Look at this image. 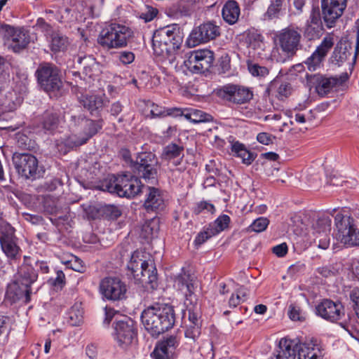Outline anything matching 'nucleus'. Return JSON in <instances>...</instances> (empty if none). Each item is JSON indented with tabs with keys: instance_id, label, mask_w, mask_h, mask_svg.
Listing matches in <instances>:
<instances>
[{
	"instance_id": "1",
	"label": "nucleus",
	"mask_w": 359,
	"mask_h": 359,
	"mask_svg": "<svg viewBox=\"0 0 359 359\" xmlns=\"http://www.w3.org/2000/svg\"><path fill=\"white\" fill-rule=\"evenodd\" d=\"M182 41L180 28L177 26L170 25L160 28L154 32L152 39L154 54L177 68V50Z\"/></svg>"
},
{
	"instance_id": "2",
	"label": "nucleus",
	"mask_w": 359,
	"mask_h": 359,
	"mask_svg": "<svg viewBox=\"0 0 359 359\" xmlns=\"http://www.w3.org/2000/svg\"><path fill=\"white\" fill-rule=\"evenodd\" d=\"M301 30L289 26L275 33L271 57L277 62L283 63L292 58L302 48Z\"/></svg>"
},
{
	"instance_id": "3",
	"label": "nucleus",
	"mask_w": 359,
	"mask_h": 359,
	"mask_svg": "<svg viewBox=\"0 0 359 359\" xmlns=\"http://www.w3.org/2000/svg\"><path fill=\"white\" fill-rule=\"evenodd\" d=\"M141 320L145 329L152 336H158L173 326L174 310L171 306L156 304L142 311Z\"/></svg>"
},
{
	"instance_id": "4",
	"label": "nucleus",
	"mask_w": 359,
	"mask_h": 359,
	"mask_svg": "<svg viewBox=\"0 0 359 359\" xmlns=\"http://www.w3.org/2000/svg\"><path fill=\"white\" fill-rule=\"evenodd\" d=\"M128 269L135 280L147 284L154 289L157 286V271L150 255L144 251L136 250L130 257Z\"/></svg>"
},
{
	"instance_id": "5",
	"label": "nucleus",
	"mask_w": 359,
	"mask_h": 359,
	"mask_svg": "<svg viewBox=\"0 0 359 359\" xmlns=\"http://www.w3.org/2000/svg\"><path fill=\"white\" fill-rule=\"evenodd\" d=\"M132 37L133 32L128 27L111 23L100 31L97 41L104 49H120L126 47Z\"/></svg>"
},
{
	"instance_id": "6",
	"label": "nucleus",
	"mask_w": 359,
	"mask_h": 359,
	"mask_svg": "<svg viewBox=\"0 0 359 359\" xmlns=\"http://www.w3.org/2000/svg\"><path fill=\"white\" fill-rule=\"evenodd\" d=\"M335 226L337 232L334 238L338 242L347 247L359 245V231L355 227L353 218L337 214Z\"/></svg>"
},
{
	"instance_id": "7",
	"label": "nucleus",
	"mask_w": 359,
	"mask_h": 359,
	"mask_svg": "<svg viewBox=\"0 0 359 359\" xmlns=\"http://www.w3.org/2000/svg\"><path fill=\"white\" fill-rule=\"evenodd\" d=\"M219 35V27L212 22H206L192 29L186 41V44L189 48H194L213 40Z\"/></svg>"
},
{
	"instance_id": "8",
	"label": "nucleus",
	"mask_w": 359,
	"mask_h": 359,
	"mask_svg": "<svg viewBox=\"0 0 359 359\" xmlns=\"http://www.w3.org/2000/svg\"><path fill=\"white\" fill-rule=\"evenodd\" d=\"M36 74L39 83L45 91H55L60 88L62 81L59 76V71L54 65L41 64L38 67Z\"/></svg>"
},
{
	"instance_id": "9",
	"label": "nucleus",
	"mask_w": 359,
	"mask_h": 359,
	"mask_svg": "<svg viewBox=\"0 0 359 359\" xmlns=\"http://www.w3.org/2000/svg\"><path fill=\"white\" fill-rule=\"evenodd\" d=\"M99 291L103 299L118 301L126 297L127 287L120 278L107 277L100 281Z\"/></svg>"
},
{
	"instance_id": "10",
	"label": "nucleus",
	"mask_w": 359,
	"mask_h": 359,
	"mask_svg": "<svg viewBox=\"0 0 359 359\" xmlns=\"http://www.w3.org/2000/svg\"><path fill=\"white\" fill-rule=\"evenodd\" d=\"M114 339L121 346H129L137 340V331L131 319L118 320L114 326Z\"/></svg>"
},
{
	"instance_id": "11",
	"label": "nucleus",
	"mask_w": 359,
	"mask_h": 359,
	"mask_svg": "<svg viewBox=\"0 0 359 359\" xmlns=\"http://www.w3.org/2000/svg\"><path fill=\"white\" fill-rule=\"evenodd\" d=\"M156 161L151 153L140 154L134 164V169L137 175L146 181L155 182L157 177V170L154 167Z\"/></svg>"
},
{
	"instance_id": "12",
	"label": "nucleus",
	"mask_w": 359,
	"mask_h": 359,
	"mask_svg": "<svg viewBox=\"0 0 359 359\" xmlns=\"http://www.w3.org/2000/svg\"><path fill=\"white\" fill-rule=\"evenodd\" d=\"M334 43L333 37L330 36L325 37L311 55L304 62L305 67L311 72L319 69L323 66L325 57Z\"/></svg>"
},
{
	"instance_id": "13",
	"label": "nucleus",
	"mask_w": 359,
	"mask_h": 359,
	"mask_svg": "<svg viewBox=\"0 0 359 359\" xmlns=\"http://www.w3.org/2000/svg\"><path fill=\"white\" fill-rule=\"evenodd\" d=\"M13 163L18 172L27 179L36 177L38 171V160L30 154H15Z\"/></svg>"
},
{
	"instance_id": "14",
	"label": "nucleus",
	"mask_w": 359,
	"mask_h": 359,
	"mask_svg": "<svg viewBox=\"0 0 359 359\" xmlns=\"http://www.w3.org/2000/svg\"><path fill=\"white\" fill-rule=\"evenodd\" d=\"M195 285L196 277L189 271H183L177 276L175 281V285L185 296V305H188V302L190 304L196 302L197 298L194 294Z\"/></svg>"
},
{
	"instance_id": "15",
	"label": "nucleus",
	"mask_w": 359,
	"mask_h": 359,
	"mask_svg": "<svg viewBox=\"0 0 359 359\" xmlns=\"http://www.w3.org/2000/svg\"><path fill=\"white\" fill-rule=\"evenodd\" d=\"M0 34L9 41V46L15 52H19L29 43L27 34L21 30H16L8 25H0Z\"/></svg>"
},
{
	"instance_id": "16",
	"label": "nucleus",
	"mask_w": 359,
	"mask_h": 359,
	"mask_svg": "<svg viewBox=\"0 0 359 359\" xmlns=\"http://www.w3.org/2000/svg\"><path fill=\"white\" fill-rule=\"evenodd\" d=\"M323 18L329 27H333L346 6V0H321Z\"/></svg>"
},
{
	"instance_id": "17",
	"label": "nucleus",
	"mask_w": 359,
	"mask_h": 359,
	"mask_svg": "<svg viewBox=\"0 0 359 359\" xmlns=\"http://www.w3.org/2000/svg\"><path fill=\"white\" fill-rule=\"evenodd\" d=\"M14 231L8 224L2 225L0 229V244L2 250L10 259H16L20 249L14 239Z\"/></svg>"
},
{
	"instance_id": "18",
	"label": "nucleus",
	"mask_w": 359,
	"mask_h": 359,
	"mask_svg": "<svg viewBox=\"0 0 359 359\" xmlns=\"http://www.w3.org/2000/svg\"><path fill=\"white\" fill-rule=\"evenodd\" d=\"M318 316L330 322H336L344 316V307L340 303L325 299L316 308Z\"/></svg>"
},
{
	"instance_id": "19",
	"label": "nucleus",
	"mask_w": 359,
	"mask_h": 359,
	"mask_svg": "<svg viewBox=\"0 0 359 359\" xmlns=\"http://www.w3.org/2000/svg\"><path fill=\"white\" fill-rule=\"evenodd\" d=\"M219 94L224 98L237 104L247 102L253 96L252 93L248 88L236 85L224 86L220 90Z\"/></svg>"
},
{
	"instance_id": "20",
	"label": "nucleus",
	"mask_w": 359,
	"mask_h": 359,
	"mask_svg": "<svg viewBox=\"0 0 359 359\" xmlns=\"http://www.w3.org/2000/svg\"><path fill=\"white\" fill-rule=\"evenodd\" d=\"M348 79L347 73L341 74L339 76L327 77L322 75L318 76L316 78V91L318 95L325 96L338 86H341Z\"/></svg>"
},
{
	"instance_id": "21",
	"label": "nucleus",
	"mask_w": 359,
	"mask_h": 359,
	"mask_svg": "<svg viewBox=\"0 0 359 359\" xmlns=\"http://www.w3.org/2000/svg\"><path fill=\"white\" fill-rule=\"evenodd\" d=\"M118 182V195L121 197H133L141 191V182L137 177L121 175Z\"/></svg>"
},
{
	"instance_id": "22",
	"label": "nucleus",
	"mask_w": 359,
	"mask_h": 359,
	"mask_svg": "<svg viewBox=\"0 0 359 359\" xmlns=\"http://www.w3.org/2000/svg\"><path fill=\"white\" fill-rule=\"evenodd\" d=\"M294 341L282 338L272 355L268 359H295L296 350Z\"/></svg>"
},
{
	"instance_id": "23",
	"label": "nucleus",
	"mask_w": 359,
	"mask_h": 359,
	"mask_svg": "<svg viewBox=\"0 0 359 359\" xmlns=\"http://www.w3.org/2000/svg\"><path fill=\"white\" fill-rule=\"evenodd\" d=\"M18 273L20 276L18 281L25 287V302H29L32 293L29 287L36 280L38 274L32 266L27 264L20 268Z\"/></svg>"
},
{
	"instance_id": "24",
	"label": "nucleus",
	"mask_w": 359,
	"mask_h": 359,
	"mask_svg": "<svg viewBox=\"0 0 359 359\" xmlns=\"http://www.w3.org/2000/svg\"><path fill=\"white\" fill-rule=\"evenodd\" d=\"M144 206L148 211L162 210L165 206L163 192L157 188L149 187Z\"/></svg>"
},
{
	"instance_id": "25",
	"label": "nucleus",
	"mask_w": 359,
	"mask_h": 359,
	"mask_svg": "<svg viewBox=\"0 0 359 359\" xmlns=\"http://www.w3.org/2000/svg\"><path fill=\"white\" fill-rule=\"evenodd\" d=\"M72 121L74 123V125H76L78 123L81 126L85 128V137H83L81 140L73 141L72 143L75 146L85 144L90 137L97 133L98 130L101 128L102 126L99 123H96L92 120L86 119L81 117L77 118L74 116H72Z\"/></svg>"
},
{
	"instance_id": "26",
	"label": "nucleus",
	"mask_w": 359,
	"mask_h": 359,
	"mask_svg": "<svg viewBox=\"0 0 359 359\" xmlns=\"http://www.w3.org/2000/svg\"><path fill=\"white\" fill-rule=\"evenodd\" d=\"M267 91L278 100H283L291 95L292 88L287 81L276 78L270 82Z\"/></svg>"
},
{
	"instance_id": "27",
	"label": "nucleus",
	"mask_w": 359,
	"mask_h": 359,
	"mask_svg": "<svg viewBox=\"0 0 359 359\" xmlns=\"http://www.w3.org/2000/svg\"><path fill=\"white\" fill-rule=\"evenodd\" d=\"M78 63L83 67V73L89 78H93L100 73V65L92 55L79 56Z\"/></svg>"
},
{
	"instance_id": "28",
	"label": "nucleus",
	"mask_w": 359,
	"mask_h": 359,
	"mask_svg": "<svg viewBox=\"0 0 359 359\" xmlns=\"http://www.w3.org/2000/svg\"><path fill=\"white\" fill-rule=\"evenodd\" d=\"M322 358L321 347L312 341L304 344L298 352V359H322Z\"/></svg>"
},
{
	"instance_id": "29",
	"label": "nucleus",
	"mask_w": 359,
	"mask_h": 359,
	"mask_svg": "<svg viewBox=\"0 0 359 359\" xmlns=\"http://www.w3.org/2000/svg\"><path fill=\"white\" fill-rule=\"evenodd\" d=\"M223 19L230 25L237 22L240 15V8L236 1L233 0L228 1L222 8Z\"/></svg>"
},
{
	"instance_id": "30",
	"label": "nucleus",
	"mask_w": 359,
	"mask_h": 359,
	"mask_svg": "<svg viewBox=\"0 0 359 359\" xmlns=\"http://www.w3.org/2000/svg\"><path fill=\"white\" fill-rule=\"evenodd\" d=\"M81 103L86 109L93 113L103 107L104 100L102 95H86L81 97Z\"/></svg>"
},
{
	"instance_id": "31",
	"label": "nucleus",
	"mask_w": 359,
	"mask_h": 359,
	"mask_svg": "<svg viewBox=\"0 0 359 359\" xmlns=\"http://www.w3.org/2000/svg\"><path fill=\"white\" fill-rule=\"evenodd\" d=\"M286 8L285 0H271L264 19L272 20L278 18L283 14Z\"/></svg>"
},
{
	"instance_id": "32",
	"label": "nucleus",
	"mask_w": 359,
	"mask_h": 359,
	"mask_svg": "<svg viewBox=\"0 0 359 359\" xmlns=\"http://www.w3.org/2000/svg\"><path fill=\"white\" fill-rule=\"evenodd\" d=\"M147 107L150 108V114L152 118L165 116H179L183 114L182 109L180 108H170L165 109L163 107L156 105L154 103L149 102Z\"/></svg>"
},
{
	"instance_id": "33",
	"label": "nucleus",
	"mask_w": 359,
	"mask_h": 359,
	"mask_svg": "<svg viewBox=\"0 0 359 359\" xmlns=\"http://www.w3.org/2000/svg\"><path fill=\"white\" fill-rule=\"evenodd\" d=\"M21 103V98L15 92H8L5 97L0 99V111L2 113L15 110Z\"/></svg>"
},
{
	"instance_id": "34",
	"label": "nucleus",
	"mask_w": 359,
	"mask_h": 359,
	"mask_svg": "<svg viewBox=\"0 0 359 359\" xmlns=\"http://www.w3.org/2000/svg\"><path fill=\"white\" fill-rule=\"evenodd\" d=\"M231 151L237 157L241 158L244 164L250 165L255 159L253 154L248 151L243 144L239 142L232 143Z\"/></svg>"
},
{
	"instance_id": "35",
	"label": "nucleus",
	"mask_w": 359,
	"mask_h": 359,
	"mask_svg": "<svg viewBox=\"0 0 359 359\" xmlns=\"http://www.w3.org/2000/svg\"><path fill=\"white\" fill-rule=\"evenodd\" d=\"M60 123L59 114L53 111H46L42 118L41 125L46 131L52 132L57 129Z\"/></svg>"
},
{
	"instance_id": "36",
	"label": "nucleus",
	"mask_w": 359,
	"mask_h": 359,
	"mask_svg": "<svg viewBox=\"0 0 359 359\" xmlns=\"http://www.w3.org/2000/svg\"><path fill=\"white\" fill-rule=\"evenodd\" d=\"M308 241L310 243H315L319 248L326 250L330 243V232L311 233V231H309Z\"/></svg>"
},
{
	"instance_id": "37",
	"label": "nucleus",
	"mask_w": 359,
	"mask_h": 359,
	"mask_svg": "<svg viewBox=\"0 0 359 359\" xmlns=\"http://www.w3.org/2000/svg\"><path fill=\"white\" fill-rule=\"evenodd\" d=\"M159 231L158 219L154 218L147 221L142 227L141 236L147 240L152 239L157 236Z\"/></svg>"
},
{
	"instance_id": "38",
	"label": "nucleus",
	"mask_w": 359,
	"mask_h": 359,
	"mask_svg": "<svg viewBox=\"0 0 359 359\" xmlns=\"http://www.w3.org/2000/svg\"><path fill=\"white\" fill-rule=\"evenodd\" d=\"M196 55L201 72L208 70L213 62L212 52L207 49L197 50Z\"/></svg>"
},
{
	"instance_id": "39",
	"label": "nucleus",
	"mask_w": 359,
	"mask_h": 359,
	"mask_svg": "<svg viewBox=\"0 0 359 359\" xmlns=\"http://www.w3.org/2000/svg\"><path fill=\"white\" fill-rule=\"evenodd\" d=\"M331 219L328 217L318 218L312 224L309 231L311 233H320V232H330Z\"/></svg>"
},
{
	"instance_id": "40",
	"label": "nucleus",
	"mask_w": 359,
	"mask_h": 359,
	"mask_svg": "<svg viewBox=\"0 0 359 359\" xmlns=\"http://www.w3.org/2000/svg\"><path fill=\"white\" fill-rule=\"evenodd\" d=\"M183 114L187 119L191 122L198 123L201 122H207L211 120V116L198 109H191L187 113L182 110Z\"/></svg>"
},
{
	"instance_id": "41",
	"label": "nucleus",
	"mask_w": 359,
	"mask_h": 359,
	"mask_svg": "<svg viewBox=\"0 0 359 359\" xmlns=\"http://www.w3.org/2000/svg\"><path fill=\"white\" fill-rule=\"evenodd\" d=\"M321 18L318 9L313 8L309 19L306 23V32L310 33L312 31L314 32H318L321 27Z\"/></svg>"
},
{
	"instance_id": "42",
	"label": "nucleus",
	"mask_w": 359,
	"mask_h": 359,
	"mask_svg": "<svg viewBox=\"0 0 359 359\" xmlns=\"http://www.w3.org/2000/svg\"><path fill=\"white\" fill-rule=\"evenodd\" d=\"M68 46L67 38L60 33L54 32L51 35L50 48L54 52L63 51Z\"/></svg>"
},
{
	"instance_id": "43",
	"label": "nucleus",
	"mask_w": 359,
	"mask_h": 359,
	"mask_svg": "<svg viewBox=\"0 0 359 359\" xmlns=\"http://www.w3.org/2000/svg\"><path fill=\"white\" fill-rule=\"evenodd\" d=\"M118 177H116L114 175H111L102 181L98 188L102 191L116 194L118 195Z\"/></svg>"
},
{
	"instance_id": "44",
	"label": "nucleus",
	"mask_w": 359,
	"mask_h": 359,
	"mask_svg": "<svg viewBox=\"0 0 359 359\" xmlns=\"http://www.w3.org/2000/svg\"><path fill=\"white\" fill-rule=\"evenodd\" d=\"M83 308L81 303H75L69 310V323L73 326L80 325L83 320Z\"/></svg>"
},
{
	"instance_id": "45",
	"label": "nucleus",
	"mask_w": 359,
	"mask_h": 359,
	"mask_svg": "<svg viewBox=\"0 0 359 359\" xmlns=\"http://www.w3.org/2000/svg\"><path fill=\"white\" fill-rule=\"evenodd\" d=\"M183 148L176 144H170L166 146L163 152V156L167 160H172L180 157L182 158Z\"/></svg>"
},
{
	"instance_id": "46",
	"label": "nucleus",
	"mask_w": 359,
	"mask_h": 359,
	"mask_svg": "<svg viewBox=\"0 0 359 359\" xmlns=\"http://www.w3.org/2000/svg\"><path fill=\"white\" fill-rule=\"evenodd\" d=\"M288 316L292 321L303 322L306 318V313L297 304H292L288 307Z\"/></svg>"
},
{
	"instance_id": "47",
	"label": "nucleus",
	"mask_w": 359,
	"mask_h": 359,
	"mask_svg": "<svg viewBox=\"0 0 359 359\" xmlns=\"http://www.w3.org/2000/svg\"><path fill=\"white\" fill-rule=\"evenodd\" d=\"M197 59L196 50L187 55V59L184 60V65L189 71L194 73L201 72Z\"/></svg>"
},
{
	"instance_id": "48",
	"label": "nucleus",
	"mask_w": 359,
	"mask_h": 359,
	"mask_svg": "<svg viewBox=\"0 0 359 359\" xmlns=\"http://www.w3.org/2000/svg\"><path fill=\"white\" fill-rule=\"evenodd\" d=\"M269 224V220L266 217H261L253 221L248 227V231L261 233L265 231Z\"/></svg>"
},
{
	"instance_id": "49",
	"label": "nucleus",
	"mask_w": 359,
	"mask_h": 359,
	"mask_svg": "<svg viewBox=\"0 0 359 359\" xmlns=\"http://www.w3.org/2000/svg\"><path fill=\"white\" fill-rule=\"evenodd\" d=\"M172 353L168 348L161 341L156 345L153 352V355L156 359H168Z\"/></svg>"
},
{
	"instance_id": "50",
	"label": "nucleus",
	"mask_w": 359,
	"mask_h": 359,
	"mask_svg": "<svg viewBox=\"0 0 359 359\" xmlns=\"http://www.w3.org/2000/svg\"><path fill=\"white\" fill-rule=\"evenodd\" d=\"M217 234V231H214L212 226L210 225L203 231L200 232L195 238V243L196 245H201L204 243L208 239L212 238Z\"/></svg>"
},
{
	"instance_id": "51",
	"label": "nucleus",
	"mask_w": 359,
	"mask_h": 359,
	"mask_svg": "<svg viewBox=\"0 0 359 359\" xmlns=\"http://www.w3.org/2000/svg\"><path fill=\"white\" fill-rule=\"evenodd\" d=\"M197 304H198L196 302V303L194 302L191 304L188 302V305H186L189 313V320L190 321V325H200L198 313L197 312Z\"/></svg>"
},
{
	"instance_id": "52",
	"label": "nucleus",
	"mask_w": 359,
	"mask_h": 359,
	"mask_svg": "<svg viewBox=\"0 0 359 359\" xmlns=\"http://www.w3.org/2000/svg\"><path fill=\"white\" fill-rule=\"evenodd\" d=\"M230 222V217L226 215L219 216L214 222L212 229L217 231V234L226 229Z\"/></svg>"
},
{
	"instance_id": "53",
	"label": "nucleus",
	"mask_w": 359,
	"mask_h": 359,
	"mask_svg": "<svg viewBox=\"0 0 359 359\" xmlns=\"http://www.w3.org/2000/svg\"><path fill=\"white\" fill-rule=\"evenodd\" d=\"M55 18L62 23L69 22L73 20L72 11L68 8H60L55 14Z\"/></svg>"
},
{
	"instance_id": "54",
	"label": "nucleus",
	"mask_w": 359,
	"mask_h": 359,
	"mask_svg": "<svg viewBox=\"0 0 359 359\" xmlns=\"http://www.w3.org/2000/svg\"><path fill=\"white\" fill-rule=\"evenodd\" d=\"M248 70L254 76L264 77L269 74V69L266 67L257 64L248 65Z\"/></svg>"
},
{
	"instance_id": "55",
	"label": "nucleus",
	"mask_w": 359,
	"mask_h": 359,
	"mask_svg": "<svg viewBox=\"0 0 359 359\" xmlns=\"http://www.w3.org/2000/svg\"><path fill=\"white\" fill-rule=\"evenodd\" d=\"M247 296V292L245 290L241 288L239 289L236 294H232L229 304L231 307H236L238 306L241 302L245 300V297Z\"/></svg>"
},
{
	"instance_id": "56",
	"label": "nucleus",
	"mask_w": 359,
	"mask_h": 359,
	"mask_svg": "<svg viewBox=\"0 0 359 359\" xmlns=\"http://www.w3.org/2000/svg\"><path fill=\"white\" fill-rule=\"evenodd\" d=\"M104 215L109 219H117L121 215V211L118 207L114 205H107L102 209Z\"/></svg>"
},
{
	"instance_id": "57",
	"label": "nucleus",
	"mask_w": 359,
	"mask_h": 359,
	"mask_svg": "<svg viewBox=\"0 0 359 359\" xmlns=\"http://www.w3.org/2000/svg\"><path fill=\"white\" fill-rule=\"evenodd\" d=\"M104 0H95V4L87 8L83 13L84 15H88L92 18L97 17L100 14L102 6L104 4Z\"/></svg>"
},
{
	"instance_id": "58",
	"label": "nucleus",
	"mask_w": 359,
	"mask_h": 359,
	"mask_svg": "<svg viewBox=\"0 0 359 359\" xmlns=\"http://www.w3.org/2000/svg\"><path fill=\"white\" fill-rule=\"evenodd\" d=\"M118 60L123 65H129L135 60V54L131 51H121L118 54Z\"/></svg>"
},
{
	"instance_id": "59",
	"label": "nucleus",
	"mask_w": 359,
	"mask_h": 359,
	"mask_svg": "<svg viewBox=\"0 0 359 359\" xmlns=\"http://www.w3.org/2000/svg\"><path fill=\"white\" fill-rule=\"evenodd\" d=\"M203 210H207L208 212L213 213L215 211V206L206 201H201L197 204L194 209V212L196 214H199Z\"/></svg>"
},
{
	"instance_id": "60",
	"label": "nucleus",
	"mask_w": 359,
	"mask_h": 359,
	"mask_svg": "<svg viewBox=\"0 0 359 359\" xmlns=\"http://www.w3.org/2000/svg\"><path fill=\"white\" fill-rule=\"evenodd\" d=\"M201 334L200 325H189L185 332V336L189 338L195 339Z\"/></svg>"
},
{
	"instance_id": "61",
	"label": "nucleus",
	"mask_w": 359,
	"mask_h": 359,
	"mask_svg": "<svg viewBox=\"0 0 359 359\" xmlns=\"http://www.w3.org/2000/svg\"><path fill=\"white\" fill-rule=\"evenodd\" d=\"M67 263L69 267L76 271L82 272L83 271L84 267L81 264L82 261L76 257H72Z\"/></svg>"
},
{
	"instance_id": "62",
	"label": "nucleus",
	"mask_w": 359,
	"mask_h": 359,
	"mask_svg": "<svg viewBox=\"0 0 359 359\" xmlns=\"http://www.w3.org/2000/svg\"><path fill=\"white\" fill-rule=\"evenodd\" d=\"M274 139L275 137L273 135L267 133H260L257 136V141L265 145H269L273 143Z\"/></svg>"
},
{
	"instance_id": "63",
	"label": "nucleus",
	"mask_w": 359,
	"mask_h": 359,
	"mask_svg": "<svg viewBox=\"0 0 359 359\" xmlns=\"http://www.w3.org/2000/svg\"><path fill=\"white\" fill-rule=\"evenodd\" d=\"M351 299L354 304V310L355 312V314L357 315L358 318H359V289L355 288L353 289L350 294Z\"/></svg>"
},
{
	"instance_id": "64",
	"label": "nucleus",
	"mask_w": 359,
	"mask_h": 359,
	"mask_svg": "<svg viewBox=\"0 0 359 359\" xmlns=\"http://www.w3.org/2000/svg\"><path fill=\"white\" fill-rule=\"evenodd\" d=\"M288 248L285 243L277 245L273 248V252L279 257H284L287 252Z\"/></svg>"
}]
</instances>
